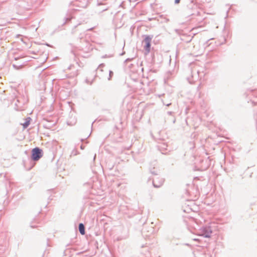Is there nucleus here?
<instances>
[{"mask_svg": "<svg viewBox=\"0 0 257 257\" xmlns=\"http://www.w3.org/2000/svg\"><path fill=\"white\" fill-rule=\"evenodd\" d=\"M76 154H77L76 153H75V154H74L73 155H76Z\"/></svg>", "mask_w": 257, "mask_h": 257, "instance_id": "nucleus-24", "label": "nucleus"}, {"mask_svg": "<svg viewBox=\"0 0 257 257\" xmlns=\"http://www.w3.org/2000/svg\"><path fill=\"white\" fill-rule=\"evenodd\" d=\"M43 156V150L38 147H36L31 151V159L33 161L37 162L39 161Z\"/></svg>", "mask_w": 257, "mask_h": 257, "instance_id": "nucleus-1", "label": "nucleus"}, {"mask_svg": "<svg viewBox=\"0 0 257 257\" xmlns=\"http://www.w3.org/2000/svg\"><path fill=\"white\" fill-rule=\"evenodd\" d=\"M84 147H85V146H82V145L80 146V148L81 150H83L84 149Z\"/></svg>", "mask_w": 257, "mask_h": 257, "instance_id": "nucleus-18", "label": "nucleus"}, {"mask_svg": "<svg viewBox=\"0 0 257 257\" xmlns=\"http://www.w3.org/2000/svg\"><path fill=\"white\" fill-rule=\"evenodd\" d=\"M71 20V18H67L65 19V22L64 23L65 24L67 21H70Z\"/></svg>", "mask_w": 257, "mask_h": 257, "instance_id": "nucleus-14", "label": "nucleus"}, {"mask_svg": "<svg viewBox=\"0 0 257 257\" xmlns=\"http://www.w3.org/2000/svg\"><path fill=\"white\" fill-rule=\"evenodd\" d=\"M164 179L162 178H159L158 177H156L153 179V184L155 187L158 188L160 187L163 184Z\"/></svg>", "mask_w": 257, "mask_h": 257, "instance_id": "nucleus-6", "label": "nucleus"}, {"mask_svg": "<svg viewBox=\"0 0 257 257\" xmlns=\"http://www.w3.org/2000/svg\"><path fill=\"white\" fill-rule=\"evenodd\" d=\"M79 142H77V145H79L80 143H84V144H87L88 142L86 141V139L85 138H80L79 139Z\"/></svg>", "mask_w": 257, "mask_h": 257, "instance_id": "nucleus-11", "label": "nucleus"}, {"mask_svg": "<svg viewBox=\"0 0 257 257\" xmlns=\"http://www.w3.org/2000/svg\"><path fill=\"white\" fill-rule=\"evenodd\" d=\"M168 146H166V147H168ZM163 147H165V146H162L161 147H159L158 150L161 152L162 154H167V149L164 148Z\"/></svg>", "mask_w": 257, "mask_h": 257, "instance_id": "nucleus-9", "label": "nucleus"}, {"mask_svg": "<svg viewBox=\"0 0 257 257\" xmlns=\"http://www.w3.org/2000/svg\"><path fill=\"white\" fill-rule=\"evenodd\" d=\"M93 29H94L93 27L88 28V29H86L85 28H83V27L81 26L80 24H79L77 25L76 26H75L74 27V28L72 29V33L75 34L77 31H80L84 33L86 31H92Z\"/></svg>", "mask_w": 257, "mask_h": 257, "instance_id": "nucleus-4", "label": "nucleus"}, {"mask_svg": "<svg viewBox=\"0 0 257 257\" xmlns=\"http://www.w3.org/2000/svg\"><path fill=\"white\" fill-rule=\"evenodd\" d=\"M133 60V58H127L125 60V62L131 61Z\"/></svg>", "mask_w": 257, "mask_h": 257, "instance_id": "nucleus-15", "label": "nucleus"}, {"mask_svg": "<svg viewBox=\"0 0 257 257\" xmlns=\"http://www.w3.org/2000/svg\"><path fill=\"white\" fill-rule=\"evenodd\" d=\"M104 66V64L103 63H102V64H100L99 65V68H102Z\"/></svg>", "mask_w": 257, "mask_h": 257, "instance_id": "nucleus-17", "label": "nucleus"}, {"mask_svg": "<svg viewBox=\"0 0 257 257\" xmlns=\"http://www.w3.org/2000/svg\"><path fill=\"white\" fill-rule=\"evenodd\" d=\"M169 105H170V103L167 104V106H169Z\"/></svg>", "mask_w": 257, "mask_h": 257, "instance_id": "nucleus-23", "label": "nucleus"}, {"mask_svg": "<svg viewBox=\"0 0 257 257\" xmlns=\"http://www.w3.org/2000/svg\"><path fill=\"white\" fill-rule=\"evenodd\" d=\"M78 229H79V231L80 232V233L82 234V235H84L85 233V226L84 225V224L82 223H80L78 225Z\"/></svg>", "mask_w": 257, "mask_h": 257, "instance_id": "nucleus-7", "label": "nucleus"}, {"mask_svg": "<svg viewBox=\"0 0 257 257\" xmlns=\"http://www.w3.org/2000/svg\"><path fill=\"white\" fill-rule=\"evenodd\" d=\"M95 158H96V154L95 155V156L94 157V160H95Z\"/></svg>", "mask_w": 257, "mask_h": 257, "instance_id": "nucleus-22", "label": "nucleus"}, {"mask_svg": "<svg viewBox=\"0 0 257 257\" xmlns=\"http://www.w3.org/2000/svg\"><path fill=\"white\" fill-rule=\"evenodd\" d=\"M31 120V118L30 117H27L25 119V122L22 124L23 126V127L24 128H27L29 126V125L30 124V120Z\"/></svg>", "mask_w": 257, "mask_h": 257, "instance_id": "nucleus-8", "label": "nucleus"}, {"mask_svg": "<svg viewBox=\"0 0 257 257\" xmlns=\"http://www.w3.org/2000/svg\"><path fill=\"white\" fill-rule=\"evenodd\" d=\"M76 122V119L74 117L72 120H67V124L68 125H72L74 124Z\"/></svg>", "mask_w": 257, "mask_h": 257, "instance_id": "nucleus-10", "label": "nucleus"}, {"mask_svg": "<svg viewBox=\"0 0 257 257\" xmlns=\"http://www.w3.org/2000/svg\"><path fill=\"white\" fill-rule=\"evenodd\" d=\"M106 57H107L106 55L102 56V58H106Z\"/></svg>", "mask_w": 257, "mask_h": 257, "instance_id": "nucleus-20", "label": "nucleus"}, {"mask_svg": "<svg viewBox=\"0 0 257 257\" xmlns=\"http://www.w3.org/2000/svg\"><path fill=\"white\" fill-rule=\"evenodd\" d=\"M192 73V77L193 78L192 80H189L190 83H193L195 81L197 80L199 78V70L196 68H194L191 72Z\"/></svg>", "mask_w": 257, "mask_h": 257, "instance_id": "nucleus-5", "label": "nucleus"}, {"mask_svg": "<svg viewBox=\"0 0 257 257\" xmlns=\"http://www.w3.org/2000/svg\"><path fill=\"white\" fill-rule=\"evenodd\" d=\"M113 75V72L112 71L109 70V77L108 78V80H110L111 79Z\"/></svg>", "mask_w": 257, "mask_h": 257, "instance_id": "nucleus-13", "label": "nucleus"}, {"mask_svg": "<svg viewBox=\"0 0 257 257\" xmlns=\"http://www.w3.org/2000/svg\"><path fill=\"white\" fill-rule=\"evenodd\" d=\"M193 240L195 241H198V242L200 241V239H198V238H194V239H193Z\"/></svg>", "mask_w": 257, "mask_h": 257, "instance_id": "nucleus-19", "label": "nucleus"}, {"mask_svg": "<svg viewBox=\"0 0 257 257\" xmlns=\"http://www.w3.org/2000/svg\"><path fill=\"white\" fill-rule=\"evenodd\" d=\"M181 0H175V4H178Z\"/></svg>", "mask_w": 257, "mask_h": 257, "instance_id": "nucleus-16", "label": "nucleus"}, {"mask_svg": "<svg viewBox=\"0 0 257 257\" xmlns=\"http://www.w3.org/2000/svg\"><path fill=\"white\" fill-rule=\"evenodd\" d=\"M13 67L16 69H20L23 66V65L22 64H20V65H17V64H13Z\"/></svg>", "mask_w": 257, "mask_h": 257, "instance_id": "nucleus-12", "label": "nucleus"}, {"mask_svg": "<svg viewBox=\"0 0 257 257\" xmlns=\"http://www.w3.org/2000/svg\"><path fill=\"white\" fill-rule=\"evenodd\" d=\"M19 59V57H15V60H18Z\"/></svg>", "mask_w": 257, "mask_h": 257, "instance_id": "nucleus-21", "label": "nucleus"}, {"mask_svg": "<svg viewBox=\"0 0 257 257\" xmlns=\"http://www.w3.org/2000/svg\"><path fill=\"white\" fill-rule=\"evenodd\" d=\"M212 233V230L210 226H205L201 228L197 233V235L206 238H210Z\"/></svg>", "mask_w": 257, "mask_h": 257, "instance_id": "nucleus-2", "label": "nucleus"}, {"mask_svg": "<svg viewBox=\"0 0 257 257\" xmlns=\"http://www.w3.org/2000/svg\"><path fill=\"white\" fill-rule=\"evenodd\" d=\"M152 39L153 36L147 35L146 36L145 38L143 41V43H145V45L144 46V48L146 54H148L150 52L151 43Z\"/></svg>", "mask_w": 257, "mask_h": 257, "instance_id": "nucleus-3", "label": "nucleus"}]
</instances>
